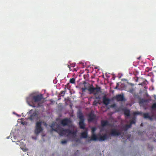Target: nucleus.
<instances>
[{
	"label": "nucleus",
	"mask_w": 156,
	"mask_h": 156,
	"mask_svg": "<svg viewBox=\"0 0 156 156\" xmlns=\"http://www.w3.org/2000/svg\"><path fill=\"white\" fill-rule=\"evenodd\" d=\"M13 114H16L17 116H19V115H18L17 114H16V113H15L14 112H13Z\"/></svg>",
	"instance_id": "34"
},
{
	"label": "nucleus",
	"mask_w": 156,
	"mask_h": 156,
	"mask_svg": "<svg viewBox=\"0 0 156 156\" xmlns=\"http://www.w3.org/2000/svg\"><path fill=\"white\" fill-rule=\"evenodd\" d=\"M80 153L79 151H77L74 154V156H79Z\"/></svg>",
	"instance_id": "23"
},
{
	"label": "nucleus",
	"mask_w": 156,
	"mask_h": 156,
	"mask_svg": "<svg viewBox=\"0 0 156 156\" xmlns=\"http://www.w3.org/2000/svg\"><path fill=\"white\" fill-rule=\"evenodd\" d=\"M43 130L41 126V122H37L36 124L35 129L34 131L35 133L36 134H38Z\"/></svg>",
	"instance_id": "2"
},
{
	"label": "nucleus",
	"mask_w": 156,
	"mask_h": 156,
	"mask_svg": "<svg viewBox=\"0 0 156 156\" xmlns=\"http://www.w3.org/2000/svg\"><path fill=\"white\" fill-rule=\"evenodd\" d=\"M33 118H31V117H30V118H28V119H30V120H32L33 119Z\"/></svg>",
	"instance_id": "31"
},
{
	"label": "nucleus",
	"mask_w": 156,
	"mask_h": 156,
	"mask_svg": "<svg viewBox=\"0 0 156 156\" xmlns=\"http://www.w3.org/2000/svg\"><path fill=\"white\" fill-rule=\"evenodd\" d=\"M95 118H89L88 121L89 122L93 120Z\"/></svg>",
	"instance_id": "25"
},
{
	"label": "nucleus",
	"mask_w": 156,
	"mask_h": 156,
	"mask_svg": "<svg viewBox=\"0 0 156 156\" xmlns=\"http://www.w3.org/2000/svg\"><path fill=\"white\" fill-rule=\"evenodd\" d=\"M98 140V138L96 135L95 134H92L90 139H88L87 140V141L88 142H90L91 141H96Z\"/></svg>",
	"instance_id": "12"
},
{
	"label": "nucleus",
	"mask_w": 156,
	"mask_h": 156,
	"mask_svg": "<svg viewBox=\"0 0 156 156\" xmlns=\"http://www.w3.org/2000/svg\"><path fill=\"white\" fill-rule=\"evenodd\" d=\"M135 122L134 121H131L129 124H126L123 127V129L125 130L126 131L128 129L130 128L131 127L132 124L134 123Z\"/></svg>",
	"instance_id": "8"
},
{
	"label": "nucleus",
	"mask_w": 156,
	"mask_h": 156,
	"mask_svg": "<svg viewBox=\"0 0 156 156\" xmlns=\"http://www.w3.org/2000/svg\"><path fill=\"white\" fill-rule=\"evenodd\" d=\"M7 139L9 138V137H7Z\"/></svg>",
	"instance_id": "40"
},
{
	"label": "nucleus",
	"mask_w": 156,
	"mask_h": 156,
	"mask_svg": "<svg viewBox=\"0 0 156 156\" xmlns=\"http://www.w3.org/2000/svg\"><path fill=\"white\" fill-rule=\"evenodd\" d=\"M75 80L74 78H72L70 80V82L72 83H75Z\"/></svg>",
	"instance_id": "21"
},
{
	"label": "nucleus",
	"mask_w": 156,
	"mask_h": 156,
	"mask_svg": "<svg viewBox=\"0 0 156 156\" xmlns=\"http://www.w3.org/2000/svg\"><path fill=\"white\" fill-rule=\"evenodd\" d=\"M69 122V120L67 119H65L62 120L61 122V124L63 126L67 125Z\"/></svg>",
	"instance_id": "15"
},
{
	"label": "nucleus",
	"mask_w": 156,
	"mask_h": 156,
	"mask_svg": "<svg viewBox=\"0 0 156 156\" xmlns=\"http://www.w3.org/2000/svg\"><path fill=\"white\" fill-rule=\"evenodd\" d=\"M117 87H118V86H117L116 87H115V89H117Z\"/></svg>",
	"instance_id": "36"
},
{
	"label": "nucleus",
	"mask_w": 156,
	"mask_h": 156,
	"mask_svg": "<svg viewBox=\"0 0 156 156\" xmlns=\"http://www.w3.org/2000/svg\"><path fill=\"white\" fill-rule=\"evenodd\" d=\"M88 117H96L94 115V112L91 111L89 114Z\"/></svg>",
	"instance_id": "19"
},
{
	"label": "nucleus",
	"mask_w": 156,
	"mask_h": 156,
	"mask_svg": "<svg viewBox=\"0 0 156 156\" xmlns=\"http://www.w3.org/2000/svg\"><path fill=\"white\" fill-rule=\"evenodd\" d=\"M129 92L130 93H131L132 94H133V95L134 97H135V96H136V93H135L134 92H135V90L133 89H130L129 90Z\"/></svg>",
	"instance_id": "18"
},
{
	"label": "nucleus",
	"mask_w": 156,
	"mask_h": 156,
	"mask_svg": "<svg viewBox=\"0 0 156 156\" xmlns=\"http://www.w3.org/2000/svg\"><path fill=\"white\" fill-rule=\"evenodd\" d=\"M50 127L51 128V131H54L58 133L60 136L66 135L68 136L70 135H76V131L74 129L70 130L69 129H64L60 128L56 122H53L51 125Z\"/></svg>",
	"instance_id": "1"
},
{
	"label": "nucleus",
	"mask_w": 156,
	"mask_h": 156,
	"mask_svg": "<svg viewBox=\"0 0 156 156\" xmlns=\"http://www.w3.org/2000/svg\"><path fill=\"white\" fill-rule=\"evenodd\" d=\"M79 140V139H76V142H78Z\"/></svg>",
	"instance_id": "33"
},
{
	"label": "nucleus",
	"mask_w": 156,
	"mask_h": 156,
	"mask_svg": "<svg viewBox=\"0 0 156 156\" xmlns=\"http://www.w3.org/2000/svg\"><path fill=\"white\" fill-rule=\"evenodd\" d=\"M79 115L78 117H84V116L83 115L82 113L81 112H79Z\"/></svg>",
	"instance_id": "26"
},
{
	"label": "nucleus",
	"mask_w": 156,
	"mask_h": 156,
	"mask_svg": "<svg viewBox=\"0 0 156 156\" xmlns=\"http://www.w3.org/2000/svg\"><path fill=\"white\" fill-rule=\"evenodd\" d=\"M91 86L88 89V91L90 92V94H93L94 93L95 90H96V93H98L99 92L101 91V88L100 87H98V86H97V87H94L93 85H91Z\"/></svg>",
	"instance_id": "3"
},
{
	"label": "nucleus",
	"mask_w": 156,
	"mask_h": 156,
	"mask_svg": "<svg viewBox=\"0 0 156 156\" xmlns=\"http://www.w3.org/2000/svg\"><path fill=\"white\" fill-rule=\"evenodd\" d=\"M84 129V131L81 133V136L82 138H87L88 136L87 128Z\"/></svg>",
	"instance_id": "13"
},
{
	"label": "nucleus",
	"mask_w": 156,
	"mask_h": 156,
	"mask_svg": "<svg viewBox=\"0 0 156 156\" xmlns=\"http://www.w3.org/2000/svg\"><path fill=\"white\" fill-rule=\"evenodd\" d=\"M67 142V141L66 140H63L61 142V143L62 144H65Z\"/></svg>",
	"instance_id": "27"
},
{
	"label": "nucleus",
	"mask_w": 156,
	"mask_h": 156,
	"mask_svg": "<svg viewBox=\"0 0 156 156\" xmlns=\"http://www.w3.org/2000/svg\"><path fill=\"white\" fill-rule=\"evenodd\" d=\"M124 114L126 116H129L130 115V110L126 108H124L123 109Z\"/></svg>",
	"instance_id": "14"
},
{
	"label": "nucleus",
	"mask_w": 156,
	"mask_h": 156,
	"mask_svg": "<svg viewBox=\"0 0 156 156\" xmlns=\"http://www.w3.org/2000/svg\"><path fill=\"white\" fill-rule=\"evenodd\" d=\"M61 94H62L63 93L64 94H65V91H62L61 92Z\"/></svg>",
	"instance_id": "29"
},
{
	"label": "nucleus",
	"mask_w": 156,
	"mask_h": 156,
	"mask_svg": "<svg viewBox=\"0 0 156 156\" xmlns=\"http://www.w3.org/2000/svg\"><path fill=\"white\" fill-rule=\"evenodd\" d=\"M114 99L118 101H122L124 100V96L122 95L118 94L114 98Z\"/></svg>",
	"instance_id": "9"
},
{
	"label": "nucleus",
	"mask_w": 156,
	"mask_h": 156,
	"mask_svg": "<svg viewBox=\"0 0 156 156\" xmlns=\"http://www.w3.org/2000/svg\"><path fill=\"white\" fill-rule=\"evenodd\" d=\"M80 119L79 122V126L81 129H85L86 128L85 127V125L84 123V118H79Z\"/></svg>",
	"instance_id": "6"
},
{
	"label": "nucleus",
	"mask_w": 156,
	"mask_h": 156,
	"mask_svg": "<svg viewBox=\"0 0 156 156\" xmlns=\"http://www.w3.org/2000/svg\"><path fill=\"white\" fill-rule=\"evenodd\" d=\"M102 101L103 103L106 105H107L110 102V99L106 97V95H105L102 97Z\"/></svg>",
	"instance_id": "7"
},
{
	"label": "nucleus",
	"mask_w": 156,
	"mask_h": 156,
	"mask_svg": "<svg viewBox=\"0 0 156 156\" xmlns=\"http://www.w3.org/2000/svg\"><path fill=\"white\" fill-rule=\"evenodd\" d=\"M97 68H97V67H95V69H97Z\"/></svg>",
	"instance_id": "37"
},
{
	"label": "nucleus",
	"mask_w": 156,
	"mask_h": 156,
	"mask_svg": "<svg viewBox=\"0 0 156 156\" xmlns=\"http://www.w3.org/2000/svg\"><path fill=\"white\" fill-rule=\"evenodd\" d=\"M88 88H87V87H83L81 88V90H82V92H84L86 90H88Z\"/></svg>",
	"instance_id": "24"
},
{
	"label": "nucleus",
	"mask_w": 156,
	"mask_h": 156,
	"mask_svg": "<svg viewBox=\"0 0 156 156\" xmlns=\"http://www.w3.org/2000/svg\"><path fill=\"white\" fill-rule=\"evenodd\" d=\"M28 113L29 117H37V113L34 110H30Z\"/></svg>",
	"instance_id": "10"
},
{
	"label": "nucleus",
	"mask_w": 156,
	"mask_h": 156,
	"mask_svg": "<svg viewBox=\"0 0 156 156\" xmlns=\"http://www.w3.org/2000/svg\"><path fill=\"white\" fill-rule=\"evenodd\" d=\"M96 93H95L94 94L96 95Z\"/></svg>",
	"instance_id": "38"
},
{
	"label": "nucleus",
	"mask_w": 156,
	"mask_h": 156,
	"mask_svg": "<svg viewBox=\"0 0 156 156\" xmlns=\"http://www.w3.org/2000/svg\"><path fill=\"white\" fill-rule=\"evenodd\" d=\"M101 124L102 126H110L109 122L107 121H101Z\"/></svg>",
	"instance_id": "16"
},
{
	"label": "nucleus",
	"mask_w": 156,
	"mask_h": 156,
	"mask_svg": "<svg viewBox=\"0 0 156 156\" xmlns=\"http://www.w3.org/2000/svg\"><path fill=\"white\" fill-rule=\"evenodd\" d=\"M68 67L69 68V69L70 70H71V69H70V66H69V65H68Z\"/></svg>",
	"instance_id": "32"
},
{
	"label": "nucleus",
	"mask_w": 156,
	"mask_h": 156,
	"mask_svg": "<svg viewBox=\"0 0 156 156\" xmlns=\"http://www.w3.org/2000/svg\"><path fill=\"white\" fill-rule=\"evenodd\" d=\"M45 125H46V123H45Z\"/></svg>",
	"instance_id": "41"
},
{
	"label": "nucleus",
	"mask_w": 156,
	"mask_h": 156,
	"mask_svg": "<svg viewBox=\"0 0 156 156\" xmlns=\"http://www.w3.org/2000/svg\"><path fill=\"white\" fill-rule=\"evenodd\" d=\"M96 129V128L95 127H93L91 128L92 134H95L94 132Z\"/></svg>",
	"instance_id": "20"
},
{
	"label": "nucleus",
	"mask_w": 156,
	"mask_h": 156,
	"mask_svg": "<svg viewBox=\"0 0 156 156\" xmlns=\"http://www.w3.org/2000/svg\"><path fill=\"white\" fill-rule=\"evenodd\" d=\"M73 117V115H72L70 117Z\"/></svg>",
	"instance_id": "39"
},
{
	"label": "nucleus",
	"mask_w": 156,
	"mask_h": 156,
	"mask_svg": "<svg viewBox=\"0 0 156 156\" xmlns=\"http://www.w3.org/2000/svg\"><path fill=\"white\" fill-rule=\"evenodd\" d=\"M134 115H136V112H134Z\"/></svg>",
	"instance_id": "35"
},
{
	"label": "nucleus",
	"mask_w": 156,
	"mask_h": 156,
	"mask_svg": "<svg viewBox=\"0 0 156 156\" xmlns=\"http://www.w3.org/2000/svg\"><path fill=\"white\" fill-rule=\"evenodd\" d=\"M110 134L112 136H118L121 135V132L115 129H112L111 130Z\"/></svg>",
	"instance_id": "5"
},
{
	"label": "nucleus",
	"mask_w": 156,
	"mask_h": 156,
	"mask_svg": "<svg viewBox=\"0 0 156 156\" xmlns=\"http://www.w3.org/2000/svg\"><path fill=\"white\" fill-rule=\"evenodd\" d=\"M41 94L33 96L32 98V101L35 102H38L40 101L43 98Z\"/></svg>",
	"instance_id": "4"
},
{
	"label": "nucleus",
	"mask_w": 156,
	"mask_h": 156,
	"mask_svg": "<svg viewBox=\"0 0 156 156\" xmlns=\"http://www.w3.org/2000/svg\"><path fill=\"white\" fill-rule=\"evenodd\" d=\"M23 118H22L21 119V124H23V125H26L27 124V122H26L25 121L23 122Z\"/></svg>",
	"instance_id": "22"
},
{
	"label": "nucleus",
	"mask_w": 156,
	"mask_h": 156,
	"mask_svg": "<svg viewBox=\"0 0 156 156\" xmlns=\"http://www.w3.org/2000/svg\"><path fill=\"white\" fill-rule=\"evenodd\" d=\"M84 85V87H87V88H89L90 87H91V85H90V84L89 83H87L86 82H84L83 83Z\"/></svg>",
	"instance_id": "17"
},
{
	"label": "nucleus",
	"mask_w": 156,
	"mask_h": 156,
	"mask_svg": "<svg viewBox=\"0 0 156 156\" xmlns=\"http://www.w3.org/2000/svg\"><path fill=\"white\" fill-rule=\"evenodd\" d=\"M70 66L71 67H74L75 66V65L74 64H71L70 65Z\"/></svg>",
	"instance_id": "28"
},
{
	"label": "nucleus",
	"mask_w": 156,
	"mask_h": 156,
	"mask_svg": "<svg viewBox=\"0 0 156 156\" xmlns=\"http://www.w3.org/2000/svg\"><path fill=\"white\" fill-rule=\"evenodd\" d=\"M128 84L132 86L134 85V84L131 83H128Z\"/></svg>",
	"instance_id": "30"
},
{
	"label": "nucleus",
	"mask_w": 156,
	"mask_h": 156,
	"mask_svg": "<svg viewBox=\"0 0 156 156\" xmlns=\"http://www.w3.org/2000/svg\"><path fill=\"white\" fill-rule=\"evenodd\" d=\"M108 138V136L106 133H105L103 136L100 135L98 140L100 141H103Z\"/></svg>",
	"instance_id": "11"
}]
</instances>
